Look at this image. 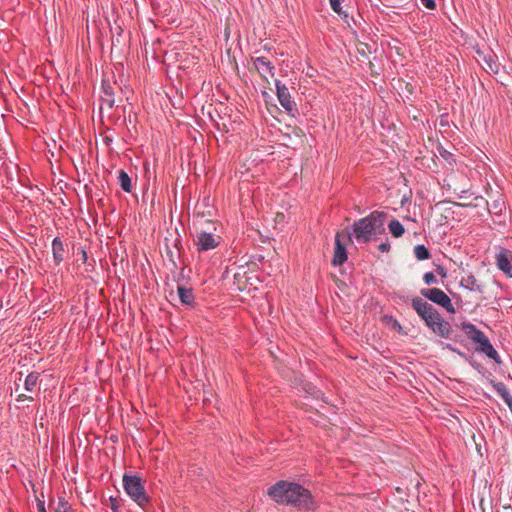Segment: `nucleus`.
Segmentation results:
<instances>
[{"mask_svg":"<svg viewBox=\"0 0 512 512\" xmlns=\"http://www.w3.org/2000/svg\"><path fill=\"white\" fill-rule=\"evenodd\" d=\"M53 508L55 512H70L71 510L69 503L63 497H58V499L53 502Z\"/></svg>","mask_w":512,"mask_h":512,"instance_id":"22","label":"nucleus"},{"mask_svg":"<svg viewBox=\"0 0 512 512\" xmlns=\"http://www.w3.org/2000/svg\"><path fill=\"white\" fill-rule=\"evenodd\" d=\"M268 494L280 504H290L305 511L315 509V503L309 490L297 483L280 481L269 489Z\"/></svg>","mask_w":512,"mask_h":512,"instance_id":"1","label":"nucleus"},{"mask_svg":"<svg viewBox=\"0 0 512 512\" xmlns=\"http://www.w3.org/2000/svg\"><path fill=\"white\" fill-rule=\"evenodd\" d=\"M421 2L429 10H433L436 7L434 0H421Z\"/></svg>","mask_w":512,"mask_h":512,"instance_id":"29","label":"nucleus"},{"mask_svg":"<svg viewBox=\"0 0 512 512\" xmlns=\"http://www.w3.org/2000/svg\"><path fill=\"white\" fill-rule=\"evenodd\" d=\"M24 398H27V399H29V400H32V397H25V395H23V394H22V395H19V397H18V399H17V400H18V401H21V400H23Z\"/></svg>","mask_w":512,"mask_h":512,"instance_id":"33","label":"nucleus"},{"mask_svg":"<svg viewBox=\"0 0 512 512\" xmlns=\"http://www.w3.org/2000/svg\"><path fill=\"white\" fill-rule=\"evenodd\" d=\"M118 501L115 498H110V508L113 512H118Z\"/></svg>","mask_w":512,"mask_h":512,"instance_id":"30","label":"nucleus"},{"mask_svg":"<svg viewBox=\"0 0 512 512\" xmlns=\"http://www.w3.org/2000/svg\"><path fill=\"white\" fill-rule=\"evenodd\" d=\"M463 329L470 340L478 343L486 335L473 324H465Z\"/></svg>","mask_w":512,"mask_h":512,"instance_id":"15","label":"nucleus"},{"mask_svg":"<svg viewBox=\"0 0 512 512\" xmlns=\"http://www.w3.org/2000/svg\"><path fill=\"white\" fill-rule=\"evenodd\" d=\"M388 247H389V246H388V244H386V243H382V244L379 246L380 250H382V251H387V250H388Z\"/></svg>","mask_w":512,"mask_h":512,"instance_id":"32","label":"nucleus"},{"mask_svg":"<svg viewBox=\"0 0 512 512\" xmlns=\"http://www.w3.org/2000/svg\"><path fill=\"white\" fill-rule=\"evenodd\" d=\"M412 306L416 312L425 320L426 324L433 320L434 316L438 314L430 304L419 297H416L412 300Z\"/></svg>","mask_w":512,"mask_h":512,"instance_id":"7","label":"nucleus"},{"mask_svg":"<svg viewBox=\"0 0 512 512\" xmlns=\"http://www.w3.org/2000/svg\"><path fill=\"white\" fill-rule=\"evenodd\" d=\"M118 181H119V184L121 186V188L125 191V192H131L132 190V185H131V178L129 177V175L124 171V170H120L119 173H118Z\"/></svg>","mask_w":512,"mask_h":512,"instance_id":"19","label":"nucleus"},{"mask_svg":"<svg viewBox=\"0 0 512 512\" xmlns=\"http://www.w3.org/2000/svg\"><path fill=\"white\" fill-rule=\"evenodd\" d=\"M414 254L418 260H425V259H428L430 256L428 249L424 245L415 246Z\"/></svg>","mask_w":512,"mask_h":512,"instance_id":"24","label":"nucleus"},{"mask_svg":"<svg viewBox=\"0 0 512 512\" xmlns=\"http://www.w3.org/2000/svg\"><path fill=\"white\" fill-rule=\"evenodd\" d=\"M197 221H202V224H203V227L205 228V230L213 231L214 233L217 230L216 224L211 220L204 219L203 216H201V217L197 216L196 222Z\"/></svg>","mask_w":512,"mask_h":512,"instance_id":"26","label":"nucleus"},{"mask_svg":"<svg viewBox=\"0 0 512 512\" xmlns=\"http://www.w3.org/2000/svg\"><path fill=\"white\" fill-rule=\"evenodd\" d=\"M477 344H478V346L476 349L478 351L484 353L487 357H489L499 363V360H498L499 355H498L497 351L494 349V347L492 346V344L490 343L487 336L482 338Z\"/></svg>","mask_w":512,"mask_h":512,"instance_id":"13","label":"nucleus"},{"mask_svg":"<svg viewBox=\"0 0 512 512\" xmlns=\"http://www.w3.org/2000/svg\"><path fill=\"white\" fill-rule=\"evenodd\" d=\"M423 280H424L425 284H427V285L437 283L436 276L432 272L425 273L423 276Z\"/></svg>","mask_w":512,"mask_h":512,"instance_id":"28","label":"nucleus"},{"mask_svg":"<svg viewBox=\"0 0 512 512\" xmlns=\"http://www.w3.org/2000/svg\"><path fill=\"white\" fill-rule=\"evenodd\" d=\"M102 105L111 109L115 104L114 89L109 83H103Z\"/></svg>","mask_w":512,"mask_h":512,"instance_id":"14","label":"nucleus"},{"mask_svg":"<svg viewBox=\"0 0 512 512\" xmlns=\"http://www.w3.org/2000/svg\"><path fill=\"white\" fill-rule=\"evenodd\" d=\"M421 294L432 302L445 308L448 312H454V306L448 295L439 288L422 289Z\"/></svg>","mask_w":512,"mask_h":512,"instance_id":"5","label":"nucleus"},{"mask_svg":"<svg viewBox=\"0 0 512 512\" xmlns=\"http://www.w3.org/2000/svg\"><path fill=\"white\" fill-rule=\"evenodd\" d=\"M196 225L198 230L196 244L199 251H208L216 248L220 244L221 237L213 231L205 230L202 221H197Z\"/></svg>","mask_w":512,"mask_h":512,"instance_id":"4","label":"nucleus"},{"mask_svg":"<svg viewBox=\"0 0 512 512\" xmlns=\"http://www.w3.org/2000/svg\"><path fill=\"white\" fill-rule=\"evenodd\" d=\"M253 66L262 79L268 81V77L274 76V65L266 57H257L253 60Z\"/></svg>","mask_w":512,"mask_h":512,"instance_id":"9","label":"nucleus"},{"mask_svg":"<svg viewBox=\"0 0 512 512\" xmlns=\"http://www.w3.org/2000/svg\"><path fill=\"white\" fill-rule=\"evenodd\" d=\"M343 0H329L332 10L340 16L347 18L348 15L342 10L341 3Z\"/></svg>","mask_w":512,"mask_h":512,"instance_id":"25","label":"nucleus"},{"mask_svg":"<svg viewBox=\"0 0 512 512\" xmlns=\"http://www.w3.org/2000/svg\"><path fill=\"white\" fill-rule=\"evenodd\" d=\"M38 510H39V512H46L43 502H39Z\"/></svg>","mask_w":512,"mask_h":512,"instance_id":"31","label":"nucleus"},{"mask_svg":"<svg viewBox=\"0 0 512 512\" xmlns=\"http://www.w3.org/2000/svg\"><path fill=\"white\" fill-rule=\"evenodd\" d=\"M284 218V215L283 214H277V219L278 220H283Z\"/></svg>","mask_w":512,"mask_h":512,"instance_id":"34","label":"nucleus"},{"mask_svg":"<svg viewBox=\"0 0 512 512\" xmlns=\"http://www.w3.org/2000/svg\"><path fill=\"white\" fill-rule=\"evenodd\" d=\"M178 296L180 301L185 305H192L194 302L193 291L190 288L184 286H178Z\"/></svg>","mask_w":512,"mask_h":512,"instance_id":"18","label":"nucleus"},{"mask_svg":"<svg viewBox=\"0 0 512 512\" xmlns=\"http://www.w3.org/2000/svg\"><path fill=\"white\" fill-rule=\"evenodd\" d=\"M386 214L373 211L368 216L354 222L353 234L359 243H366L375 236L384 233Z\"/></svg>","mask_w":512,"mask_h":512,"instance_id":"2","label":"nucleus"},{"mask_svg":"<svg viewBox=\"0 0 512 512\" xmlns=\"http://www.w3.org/2000/svg\"><path fill=\"white\" fill-rule=\"evenodd\" d=\"M275 86L277 97L281 106L288 112L293 111L295 108V103L292 100L288 88L285 85L281 84L280 81L278 80L275 81Z\"/></svg>","mask_w":512,"mask_h":512,"instance_id":"8","label":"nucleus"},{"mask_svg":"<svg viewBox=\"0 0 512 512\" xmlns=\"http://www.w3.org/2000/svg\"><path fill=\"white\" fill-rule=\"evenodd\" d=\"M494 387L506 404L512 400V396L503 383H497Z\"/></svg>","mask_w":512,"mask_h":512,"instance_id":"23","label":"nucleus"},{"mask_svg":"<svg viewBox=\"0 0 512 512\" xmlns=\"http://www.w3.org/2000/svg\"><path fill=\"white\" fill-rule=\"evenodd\" d=\"M388 228L390 233L396 238L401 237L405 232L404 226L396 219L389 222Z\"/></svg>","mask_w":512,"mask_h":512,"instance_id":"20","label":"nucleus"},{"mask_svg":"<svg viewBox=\"0 0 512 512\" xmlns=\"http://www.w3.org/2000/svg\"><path fill=\"white\" fill-rule=\"evenodd\" d=\"M341 239H348L351 241V234L349 231L337 233L335 237V250L334 256L332 259V264L334 266L342 265L347 260V254L344 244H342Z\"/></svg>","mask_w":512,"mask_h":512,"instance_id":"6","label":"nucleus"},{"mask_svg":"<svg viewBox=\"0 0 512 512\" xmlns=\"http://www.w3.org/2000/svg\"><path fill=\"white\" fill-rule=\"evenodd\" d=\"M39 374L37 372H31L25 378L24 385L27 391H32L38 382Z\"/></svg>","mask_w":512,"mask_h":512,"instance_id":"21","label":"nucleus"},{"mask_svg":"<svg viewBox=\"0 0 512 512\" xmlns=\"http://www.w3.org/2000/svg\"><path fill=\"white\" fill-rule=\"evenodd\" d=\"M284 218V215L283 214H277V219L278 220H283Z\"/></svg>","mask_w":512,"mask_h":512,"instance_id":"35","label":"nucleus"},{"mask_svg":"<svg viewBox=\"0 0 512 512\" xmlns=\"http://www.w3.org/2000/svg\"><path fill=\"white\" fill-rule=\"evenodd\" d=\"M460 285L471 292L483 293L484 291V286L473 274H466L462 276Z\"/></svg>","mask_w":512,"mask_h":512,"instance_id":"12","label":"nucleus"},{"mask_svg":"<svg viewBox=\"0 0 512 512\" xmlns=\"http://www.w3.org/2000/svg\"><path fill=\"white\" fill-rule=\"evenodd\" d=\"M497 267L504 272L507 276L512 278V252L507 249H502L496 255Z\"/></svg>","mask_w":512,"mask_h":512,"instance_id":"10","label":"nucleus"},{"mask_svg":"<svg viewBox=\"0 0 512 512\" xmlns=\"http://www.w3.org/2000/svg\"><path fill=\"white\" fill-rule=\"evenodd\" d=\"M123 486L126 493L139 506L144 507L148 503V497L145 493L144 487L139 477L124 475Z\"/></svg>","mask_w":512,"mask_h":512,"instance_id":"3","label":"nucleus"},{"mask_svg":"<svg viewBox=\"0 0 512 512\" xmlns=\"http://www.w3.org/2000/svg\"><path fill=\"white\" fill-rule=\"evenodd\" d=\"M427 325L439 336L447 338L450 334V326L445 322L439 314L434 316L433 320L429 321Z\"/></svg>","mask_w":512,"mask_h":512,"instance_id":"11","label":"nucleus"},{"mask_svg":"<svg viewBox=\"0 0 512 512\" xmlns=\"http://www.w3.org/2000/svg\"><path fill=\"white\" fill-rule=\"evenodd\" d=\"M463 329L470 340L478 343L486 335L473 324H465Z\"/></svg>","mask_w":512,"mask_h":512,"instance_id":"16","label":"nucleus"},{"mask_svg":"<svg viewBox=\"0 0 512 512\" xmlns=\"http://www.w3.org/2000/svg\"><path fill=\"white\" fill-rule=\"evenodd\" d=\"M357 51L364 58H366L367 55L370 53V49L368 45L365 43H359L357 46Z\"/></svg>","mask_w":512,"mask_h":512,"instance_id":"27","label":"nucleus"},{"mask_svg":"<svg viewBox=\"0 0 512 512\" xmlns=\"http://www.w3.org/2000/svg\"><path fill=\"white\" fill-rule=\"evenodd\" d=\"M52 252L53 258L56 264H59L63 261L65 256V249L62 241L59 238H55L52 242Z\"/></svg>","mask_w":512,"mask_h":512,"instance_id":"17","label":"nucleus"}]
</instances>
